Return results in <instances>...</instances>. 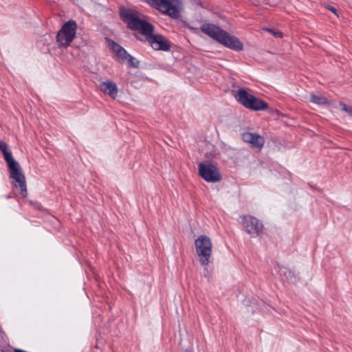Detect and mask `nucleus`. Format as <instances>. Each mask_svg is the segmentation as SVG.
I'll return each instance as SVG.
<instances>
[{
  "label": "nucleus",
  "mask_w": 352,
  "mask_h": 352,
  "mask_svg": "<svg viewBox=\"0 0 352 352\" xmlns=\"http://www.w3.org/2000/svg\"><path fill=\"white\" fill-rule=\"evenodd\" d=\"M120 17L132 30H138L145 36L151 47L155 50L168 51L170 48L168 40L160 34H154V26L141 17L136 10L121 8Z\"/></svg>",
  "instance_id": "nucleus-1"
},
{
  "label": "nucleus",
  "mask_w": 352,
  "mask_h": 352,
  "mask_svg": "<svg viewBox=\"0 0 352 352\" xmlns=\"http://www.w3.org/2000/svg\"><path fill=\"white\" fill-rule=\"evenodd\" d=\"M200 29L201 32L230 49L236 51H241L243 49V43L236 37L229 34L215 25L204 23Z\"/></svg>",
  "instance_id": "nucleus-2"
},
{
  "label": "nucleus",
  "mask_w": 352,
  "mask_h": 352,
  "mask_svg": "<svg viewBox=\"0 0 352 352\" xmlns=\"http://www.w3.org/2000/svg\"><path fill=\"white\" fill-rule=\"evenodd\" d=\"M148 3L161 12L178 19L183 8L182 0H147Z\"/></svg>",
  "instance_id": "nucleus-3"
},
{
  "label": "nucleus",
  "mask_w": 352,
  "mask_h": 352,
  "mask_svg": "<svg viewBox=\"0 0 352 352\" xmlns=\"http://www.w3.org/2000/svg\"><path fill=\"white\" fill-rule=\"evenodd\" d=\"M234 97L243 106L251 110L261 111L268 107L267 103L256 98L246 89H241L238 90Z\"/></svg>",
  "instance_id": "nucleus-4"
},
{
  "label": "nucleus",
  "mask_w": 352,
  "mask_h": 352,
  "mask_svg": "<svg viewBox=\"0 0 352 352\" xmlns=\"http://www.w3.org/2000/svg\"><path fill=\"white\" fill-rule=\"evenodd\" d=\"M195 245L200 264L208 265L212 255V244L210 239L206 235H201L195 240Z\"/></svg>",
  "instance_id": "nucleus-5"
},
{
  "label": "nucleus",
  "mask_w": 352,
  "mask_h": 352,
  "mask_svg": "<svg viewBox=\"0 0 352 352\" xmlns=\"http://www.w3.org/2000/svg\"><path fill=\"white\" fill-rule=\"evenodd\" d=\"M77 23L74 20L66 22L56 35V41L60 47H67L76 36Z\"/></svg>",
  "instance_id": "nucleus-6"
},
{
  "label": "nucleus",
  "mask_w": 352,
  "mask_h": 352,
  "mask_svg": "<svg viewBox=\"0 0 352 352\" xmlns=\"http://www.w3.org/2000/svg\"><path fill=\"white\" fill-rule=\"evenodd\" d=\"M8 167L10 170V176L18 183L19 187L21 190V195L25 197L28 194L25 177L23 175L19 164L14 160L8 163Z\"/></svg>",
  "instance_id": "nucleus-7"
},
{
  "label": "nucleus",
  "mask_w": 352,
  "mask_h": 352,
  "mask_svg": "<svg viewBox=\"0 0 352 352\" xmlns=\"http://www.w3.org/2000/svg\"><path fill=\"white\" fill-rule=\"evenodd\" d=\"M199 175L208 182H217L221 176L218 168L208 162H202L198 165Z\"/></svg>",
  "instance_id": "nucleus-8"
},
{
  "label": "nucleus",
  "mask_w": 352,
  "mask_h": 352,
  "mask_svg": "<svg viewBox=\"0 0 352 352\" xmlns=\"http://www.w3.org/2000/svg\"><path fill=\"white\" fill-rule=\"evenodd\" d=\"M242 225L245 232L252 237H256L261 233L263 226L256 218L252 216H243Z\"/></svg>",
  "instance_id": "nucleus-9"
},
{
  "label": "nucleus",
  "mask_w": 352,
  "mask_h": 352,
  "mask_svg": "<svg viewBox=\"0 0 352 352\" xmlns=\"http://www.w3.org/2000/svg\"><path fill=\"white\" fill-rule=\"evenodd\" d=\"M242 140L251 145L252 147L261 150L264 144L265 138L254 133L245 132L242 134Z\"/></svg>",
  "instance_id": "nucleus-10"
},
{
  "label": "nucleus",
  "mask_w": 352,
  "mask_h": 352,
  "mask_svg": "<svg viewBox=\"0 0 352 352\" xmlns=\"http://www.w3.org/2000/svg\"><path fill=\"white\" fill-rule=\"evenodd\" d=\"M107 42L108 43L109 47L114 53H116L118 58H120L122 60H125L126 59L129 54L122 47L111 39H107Z\"/></svg>",
  "instance_id": "nucleus-11"
},
{
  "label": "nucleus",
  "mask_w": 352,
  "mask_h": 352,
  "mask_svg": "<svg viewBox=\"0 0 352 352\" xmlns=\"http://www.w3.org/2000/svg\"><path fill=\"white\" fill-rule=\"evenodd\" d=\"M100 89L101 91L105 94H108L112 98H116L118 94V88L116 85L112 81H105L100 84Z\"/></svg>",
  "instance_id": "nucleus-12"
},
{
  "label": "nucleus",
  "mask_w": 352,
  "mask_h": 352,
  "mask_svg": "<svg viewBox=\"0 0 352 352\" xmlns=\"http://www.w3.org/2000/svg\"><path fill=\"white\" fill-rule=\"evenodd\" d=\"M310 101L317 104H327L329 103L327 98L320 94H311Z\"/></svg>",
  "instance_id": "nucleus-13"
},
{
  "label": "nucleus",
  "mask_w": 352,
  "mask_h": 352,
  "mask_svg": "<svg viewBox=\"0 0 352 352\" xmlns=\"http://www.w3.org/2000/svg\"><path fill=\"white\" fill-rule=\"evenodd\" d=\"M0 151H2L5 160L7 163L14 160L12 153L8 150V145L6 142L0 140Z\"/></svg>",
  "instance_id": "nucleus-14"
},
{
  "label": "nucleus",
  "mask_w": 352,
  "mask_h": 352,
  "mask_svg": "<svg viewBox=\"0 0 352 352\" xmlns=\"http://www.w3.org/2000/svg\"><path fill=\"white\" fill-rule=\"evenodd\" d=\"M339 105L342 111L346 112L349 116H352V106H349L342 102H340Z\"/></svg>",
  "instance_id": "nucleus-15"
},
{
  "label": "nucleus",
  "mask_w": 352,
  "mask_h": 352,
  "mask_svg": "<svg viewBox=\"0 0 352 352\" xmlns=\"http://www.w3.org/2000/svg\"><path fill=\"white\" fill-rule=\"evenodd\" d=\"M126 60H127L129 64H130L131 66L134 67H138L139 62L136 60V59L130 54H128Z\"/></svg>",
  "instance_id": "nucleus-16"
},
{
  "label": "nucleus",
  "mask_w": 352,
  "mask_h": 352,
  "mask_svg": "<svg viewBox=\"0 0 352 352\" xmlns=\"http://www.w3.org/2000/svg\"><path fill=\"white\" fill-rule=\"evenodd\" d=\"M266 30L272 33L275 37L281 38L283 36V34L280 32H276L272 29H266Z\"/></svg>",
  "instance_id": "nucleus-17"
},
{
  "label": "nucleus",
  "mask_w": 352,
  "mask_h": 352,
  "mask_svg": "<svg viewBox=\"0 0 352 352\" xmlns=\"http://www.w3.org/2000/svg\"><path fill=\"white\" fill-rule=\"evenodd\" d=\"M326 8L329 10L331 11L333 14H335L336 15L338 16L337 10L334 7L328 5V6H326Z\"/></svg>",
  "instance_id": "nucleus-18"
}]
</instances>
